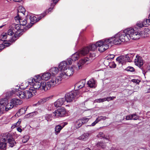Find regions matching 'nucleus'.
Masks as SVG:
<instances>
[{
    "label": "nucleus",
    "mask_w": 150,
    "mask_h": 150,
    "mask_svg": "<svg viewBox=\"0 0 150 150\" xmlns=\"http://www.w3.org/2000/svg\"><path fill=\"white\" fill-rule=\"evenodd\" d=\"M140 34L137 32H134V30L133 28H130L125 30L123 32L119 33L115 35L113 38L105 39L99 40V45H103L99 49L101 51H104L108 49L109 46L111 47L112 45H119L122 42H127L130 39L133 40H137L140 38Z\"/></svg>",
    "instance_id": "obj_1"
},
{
    "label": "nucleus",
    "mask_w": 150,
    "mask_h": 150,
    "mask_svg": "<svg viewBox=\"0 0 150 150\" xmlns=\"http://www.w3.org/2000/svg\"><path fill=\"white\" fill-rule=\"evenodd\" d=\"M16 144L14 139L11 134L6 133L0 137V149H4L6 146L12 147Z\"/></svg>",
    "instance_id": "obj_2"
},
{
    "label": "nucleus",
    "mask_w": 150,
    "mask_h": 150,
    "mask_svg": "<svg viewBox=\"0 0 150 150\" xmlns=\"http://www.w3.org/2000/svg\"><path fill=\"white\" fill-rule=\"evenodd\" d=\"M99 41L97 42L96 44H90L89 46L84 47L81 50L79 51V53H80L81 56H85L90 51H94L97 49V47H99L98 49V51L100 52H103V51H101L100 50V47L103 46V45L101 46V45H99L100 43H98Z\"/></svg>",
    "instance_id": "obj_3"
},
{
    "label": "nucleus",
    "mask_w": 150,
    "mask_h": 150,
    "mask_svg": "<svg viewBox=\"0 0 150 150\" xmlns=\"http://www.w3.org/2000/svg\"><path fill=\"white\" fill-rule=\"evenodd\" d=\"M62 80L61 77L59 76L57 78L55 76H53L51 78V80L47 82H46V86H45V89L46 91L50 89L52 87H53L56 84H59Z\"/></svg>",
    "instance_id": "obj_4"
},
{
    "label": "nucleus",
    "mask_w": 150,
    "mask_h": 150,
    "mask_svg": "<svg viewBox=\"0 0 150 150\" xmlns=\"http://www.w3.org/2000/svg\"><path fill=\"white\" fill-rule=\"evenodd\" d=\"M33 87L30 88L32 89L33 90H35L36 93L37 89H39L41 90H44L46 91L45 89V86H46V82L45 81L40 82H37L34 83L32 85Z\"/></svg>",
    "instance_id": "obj_5"
},
{
    "label": "nucleus",
    "mask_w": 150,
    "mask_h": 150,
    "mask_svg": "<svg viewBox=\"0 0 150 150\" xmlns=\"http://www.w3.org/2000/svg\"><path fill=\"white\" fill-rule=\"evenodd\" d=\"M75 68V67L74 66L71 67H67L64 71H63V72H62L60 74L59 76L62 79L66 78V76H70L72 75L74 73Z\"/></svg>",
    "instance_id": "obj_6"
},
{
    "label": "nucleus",
    "mask_w": 150,
    "mask_h": 150,
    "mask_svg": "<svg viewBox=\"0 0 150 150\" xmlns=\"http://www.w3.org/2000/svg\"><path fill=\"white\" fill-rule=\"evenodd\" d=\"M76 96L74 91H72L66 94L65 96V100L67 102H70L73 101Z\"/></svg>",
    "instance_id": "obj_7"
},
{
    "label": "nucleus",
    "mask_w": 150,
    "mask_h": 150,
    "mask_svg": "<svg viewBox=\"0 0 150 150\" xmlns=\"http://www.w3.org/2000/svg\"><path fill=\"white\" fill-rule=\"evenodd\" d=\"M14 38L12 37L11 39L8 40V41H4L2 43L0 44V50L4 49L6 47L9 46L12 43L15 42L16 39H14Z\"/></svg>",
    "instance_id": "obj_8"
},
{
    "label": "nucleus",
    "mask_w": 150,
    "mask_h": 150,
    "mask_svg": "<svg viewBox=\"0 0 150 150\" xmlns=\"http://www.w3.org/2000/svg\"><path fill=\"white\" fill-rule=\"evenodd\" d=\"M144 26L142 22L138 21L136 25H135L134 28V32H137L139 33L140 34V38L141 37H142V33H143V31H142L140 30V28ZM134 29V28H133Z\"/></svg>",
    "instance_id": "obj_9"
},
{
    "label": "nucleus",
    "mask_w": 150,
    "mask_h": 150,
    "mask_svg": "<svg viewBox=\"0 0 150 150\" xmlns=\"http://www.w3.org/2000/svg\"><path fill=\"white\" fill-rule=\"evenodd\" d=\"M8 102L7 99L4 98L0 100V113L2 114L5 110V106Z\"/></svg>",
    "instance_id": "obj_10"
},
{
    "label": "nucleus",
    "mask_w": 150,
    "mask_h": 150,
    "mask_svg": "<svg viewBox=\"0 0 150 150\" xmlns=\"http://www.w3.org/2000/svg\"><path fill=\"white\" fill-rule=\"evenodd\" d=\"M53 113L56 117H62L64 116L65 114L66 110L64 108H63L56 110L53 112Z\"/></svg>",
    "instance_id": "obj_11"
},
{
    "label": "nucleus",
    "mask_w": 150,
    "mask_h": 150,
    "mask_svg": "<svg viewBox=\"0 0 150 150\" xmlns=\"http://www.w3.org/2000/svg\"><path fill=\"white\" fill-rule=\"evenodd\" d=\"M36 91L35 90H33L30 88L29 90L25 91V98L28 99L31 98L33 96L35 95Z\"/></svg>",
    "instance_id": "obj_12"
},
{
    "label": "nucleus",
    "mask_w": 150,
    "mask_h": 150,
    "mask_svg": "<svg viewBox=\"0 0 150 150\" xmlns=\"http://www.w3.org/2000/svg\"><path fill=\"white\" fill-rule=\"evenodd\" d=\"M21 26L20 24H16L15 25L14 29H13L15 32V34L14 35V38H16V35H20L22 31V30L21 28Z\"/></svg>",
    "instance_id": "obj_13"
},
{
    "label": "nucleus",
    "mask_w": 150,
    "mask_h": 150,
    "mask_svg": "<svg viewBox=\"0 0 150 150\" xmlns=\"http://www.w3.org/2000/svg\"><path fill=\"white\" fill-rule=\"evenodd\" d=\"M134 63L135 65L139 67H141L143 64L142 58L137 55L134 59Z\"/></svg>",
    "instance_id": "obj_14"
},
{
    "label": "nucleus",
    "mask_w": 150,
    "mask_h": 150,
    "mask_svg": "<svg viewBox=\"0 0 150 150\" xmlns=\"http://www.w3.org/2000/svg\"><path fill=\"white\" fill-rule=\"evenodd\" d=\"M85 83V80L83 79L76 83L75 85V87L76 88L81 89L84 86Z\"/></svg>",
    "instance_id": "obj_15"
},
{
    "label": "nucleus",
    "mask_w": 150,
    "mask_h": 150,
    "mask_svg": "<svg viewBox=\"0 0 150 150\" xmlns=\"http://www.w3.org/2000/svg\"><path fill=\"white\" fill-rule=\"evenodd\" d=\"M66 101L64 98H60L58 99L54 103V106L56 107H58L63 104Z\"/></svg>",
    "instance_id": "obj_16"
},
{
    "label": "nucleus",
    "mask_w": 150,
    "mask_h": 150,
    "mask_svg": "<svg viewBox=\"0 0 150 150\" xmlns=\"http://www.w3.org/2000/svg\"><path fill=\"white\" fill-rule=\"evenodd\" d=\"M108 118L106 116H98L96 120L91 124V125H90V126H93L99 122L101 121L104 120Z\"/></svg>",
    "instance_id": "obj_17"
},
{
    "label": "nucleus",
    "mask_w": 150,
    "mask_h": 150,
    "mask_svg": "<svg viewBox=\"0 0 150 150\" xmlns=\"http://www.w3.org/2000/svg\"><path fill=\"white\" fill-rule=\"evenodd\" d=\"M58 67L62 72H63V71H64L67 67V62L65 61L61 62L59 64Z\"/></svg>",
    "instance_id": "obj_18"
},
{
    "label": "nucleus",
    "mask_w": 150,
    "mask_h": 150,
    "mask_svg": "<svg viewBox=\"0 0 150 150\" xmlns=\"http://www.w3.org/2000/svg\"><path fill=\"white\" fill-rule=\"evenodd\" d=\"M11 103H12L14 106L21 105L23 102L22 100L17 98H14L11 100Z\"/></svg>",
    "instance_id": "obj_19"
},
{
    "label": "nucleus",
    "mask_w": 150,
    "mask_h": 150,
    "mask_svg": "<svg viewBox=\"0 0 150 150\" xmlns=\"http://www.w3.org/2000/svg\"><path fill=\"white\" fill-rule=\"evenodd\" d=\"M15 19L18 20L21 25H25L27 23V21L25 19H21L20 18L18 14L15 18Z\"/></svg>",
    "instance_id": "obj_20"
},
{
    "label": "nucleus",
    "mask_w": 150,
    "mask_h": 150,
    "mask_svg": "<svg viewBox=\"0 0 150 150\" xmlns=\"http://www.w3.org/2000/svg\"><path fill=\"white\" fill-rule=\"evenodd\" d=\"M89 59L88 58H85L81 60L80 61L78 65V68H77L76 69L78 70L79 69H81L82 68V65L86 63L89 60Z\"/></svg>",
    "instance_id": "obj_21"
},
{
    "label": "nucleus",
    "mask_w": 150,
    "mask_h": 150,
    "mask_svg": "<svg viewBox=\"0 0 150 150\" xmlns=\"http://www.w3.org/2000/svg\"><path fill=\"white\" fill-rule=\"evenodd\" d=\"M116 60L122 65L125 64V62H127L125 56L122 55L117 57L116 59Z\"/></svg>",
    "instance_id": "obj_22"
},
{
    "label": "nucleus",
    "mask_w": 150,
    "mask_h": 150,
    "mask_svg": "<svg viewBox=\"0 0 150 150\" xmlns=\"http://www.w3.org/2000/svg\"><path fill=\"white\" fill-rule=\"evenodd\" d=\"M52 77L51 74L50 73L47 72L45 73L41 76V79L44 80H47L50 77Z\"/></svg>",
    "instance_id": "obj_23"
},
{
    "label": "nucleus",
    "mask_w": 150,
    "mask_h": 150,
    "mask_svg": "<svg viewBox=\"0 0 150 150\" xmlns=\"http://www.w3.org/2000/svg\"><path fill=\"white\" fill-rule=\"evenodd\" d=\"M30 18V23H31V25H27L26 26V27L27 28H30L32 26V25L31 24H33V23L35 21V18L33 16H30V15H28L26 17V18Z\"/></svg>",
    "instance_id": "obj_24"
},
{
    "label": "nucleus",
    "mask_w": 150,
    "mask_h": 150,
    "mask_svg": "<svg viewBox=\"0 0 150 150\" xmlns=\"http://www.w3.org/2000/svg\"><path fill=\"white\" fill-rule=\"evenodd\" d=\"M16 94L21 98H25V91H23L17 90V92L16 93Z\"/></svg>",
    "instance_id": "obj_25"
},
{
    "label": "nucleus",
    "mask_w": 150,
    "mask_h": 150,
    "mask_svg": "<svg viewBox=\"0 0 150 150\" xmlns=\"http://www.w3.org/2000/svg\"><path fill=\"white\" fill-rule=\"evenodd\" d=\"M59 69L57 67H53L51 68L50 70V73L52 76H55L59 72Z\"/></svg>",
    "instance_id": "obj_26"
},
{
    "label": "nucleus",
    "mask_w": 150,
    "mask_h": 150,
    "mask_svg": "<svg viewBox=\"0 0 150 150\" xmlns=\"http://www.w3.org/2000/svg\"><path fill=\"white\" fill-rule=\"evenodd\" d=\"M81 57V56L78 51V52H77L73 54L71 56V58L72 59V60L75 61L77 60L79 58Z\"/></svg>",
    "instance_id": "obj_27"
},
{
    "label": "nucleus",
    "mask_w": 150,
    "mask_h": 150,
    "mask_svg": "<svg viewBox=\"0 0 150 150\" xmlns=\"http://www.w3.org/2000/svg\"><path fill=\"white\" fill-rule=\"evenodd\" d=\"M134 55V53H129L125 56V57L127 62H130L131 61Z\"/></svg>",
    "instance_id": "obj_28"
},
{
    "label": "nucleus",
    "mask_w": 150,
    "mask_h": 150,
    "mask_svg": "<svg viewBox=\"0 0 150 150\" xmlns=\"http://www.w3.org/2000/svg\"><path fill=\"white\" fill-rule=\"evenodd\" d=\"M88 86L91 88H95V82L93 79H91L87 83Z\"/></svg>",
    "instance_id": "obj_29"
},
{
    "label": "nucleus",
    "mask_w": 150,
    "mask_h": 150,
    "mask_svg": "<svg viewBox=\"0 0 150 150\" xmlns=\"http://www.w3.org/2000/svg\"><path fill=\"white\" fill-rule=\"evenodd\" d=\"M27 109V108H21L18 110L16 115H17L18 116H20L24 114Z\"/></svg>",
    "instance_id": "obj_30"
},
{
    "label": "nucleus",
    "mask_w": 150,
    "mask_h": 150,
    "mask_svg": "<svg viewBox=\"0 0 150 150\" xmlns=\"http://www.w3.org/2000/svg\"><path fill=\"white\" fill-rule=\"evenodd\" d=\"M14 106L13 104L11 103V102L10 101V103H8V102L5 105V110L7 111L13 108Z\"/></svg>",
    "instance_id": "obj_31"
},
{
    "label": "nucleus",
    "mask_w": 150,
    "mask_h": 150,
    "mask_svg": "<svg viewBox=\"0 0 150 150\" xmlns=\"http://www.w3.org/2000/svg\"><path fill=\"white\" fill-rule=\"evenodd\" d=\"M17 89H14L10 91H8L6 92V97L7 98H9L12 96L13 94H16V93L17 92Z\"/></svg>",
    "instance_id": "obj_32"
},
{
    "label": "nucleus",
    "mask_w": 150,
    "mask_h": 150,
    "mask_svg": "<svg viewBox=\"0 0 150 150\" xmlns=\"http://www.w3.org/2000/svg\"><path fill=\"white\" fill-rule=\"evenodd\" d=\"M89 134L88 133H86L84 134L79 137V139L85 141L88 139Z\"/></svg>",
    "instance_id": "obj_33"
},
{
    "label": "nucleus",
    "mask_w": 150,
    "mask_h": 150,
    "mask_svg": "<svg viewBox=\"0 0 150 150\" xmlns=\"http://www.w3.org/2000/svg\"><path fill=\"white\" fill-rule=\"evenodd\" d=\"M7 33H4L0 35V40L2 41H6L5 40L8 38Z\"/></svg>",
    "instance_id": "obj_34"
},
{
    "label": "nucleus",
    "mask_w": 150,
    "mask_h": 150,
    "mask_svg": "<svg viewBox=\"0 0 150 150\" xmlns=\"http://www.w3.org/2000/svg\"><path fill=\"white\" fill-rule=\"evenodd\" d=\"M63 127H62L61 125H58L56 126L55 127V134H58L59 133L61 130L62 129Z\"/></svg>",
    "instance_id": "obj_35"
},
{
    "label": "nucleus",
    "mask_w": 150,
    "mask_h": 150,
    "mask_svg": "<svg viewBox=\"0 0 150 150\" xmlns=\"http://www.w3.org/2000/svg\"><path fill=\"white\" fill-rule=\"evenodd\" d=\"M142 23L144 26L146 27L150 25V20L147 18H146L144 19Z\"/></svg>",
    "instance_id": "obj_36"
},
{
    "label": "nucleus",
    "mask_w": 150,
    "mask_h": 150,
    "mask_svg": "<svg viewBox=\"0 0 150 150\" xmlns=\"http://www.w3.org/2000/svg\"><path fill=\"white\" fill-rule=\"evenodd\" d=\"M82 120L79 119L76 121L75 122V125L77 128H78L81 127L83 124Z\"/></svg>",
    "instance_id": "obj_37"
},
{
    "label": "nucleus",
    "mask_w": 150,
    "mask_h": 150,
    "mask_svg": "<svg viewBox=\"0 0 150 150\" xmlns=\"http://www.w3.org/2000/svg\"><path fill=\"white\" fill-rule=\"evenodd\" d=\"M15 32H14L13 28H11L9 29L7 33V34L8 37H9L13 35Z\"/></svg>",
    "instance_id": "obj_38"
},
{
    "label": "nucleus",
    "mask_w": 150,
    "mask_h": 150,
    "mask_svg": "<svg viewBox=\"0 0 150 150\" xmlns=\"http://www.w3.org/2000/svg\"><path fill=\"white\" fill-rule=\"evenodd\" d=\"M99 137H102V138L108 140V137L105 136L102 132H100L98 134Z\"/></svg>",
    "instance_id": "obj_39"
},
{
    "label": "nucleus",
    "mask_w": 150,
    "mask_h": 150,
    "mask_svg": "<svg viewBox=\"0 0 150 150\" xmlns=\"http://www.w3.org/2000/svg\"><path fill=\"white\" fill-rule=\"evenodd\" d=\"M29 137L28 135H26L22 139L23 142L24 143H26L29 140Z\"/></svg>",
    "instance_id": "obj_40"
},
{
    "label": "nucleus",
    "mask_w": 150,
    "mask_h": 150,
    "mask_svg": "<svg viewBox=\"0 0 150 150\" xmlns=\"http://www.w3.org/2000/svg\"><path fill=\"white\" fill-rule=\"evenodd\" d=\"M25 10V8L22 6H20L18 10V12H21L23 14H24Z\"/></svg>",
    "instance_id": "obj_41"
},
{
    "label": "nucleus",
    "mask_w": 150,
    "mask_h": 150,
    "mask_svg": "<svg viewBox=\"0 0 150 150\" xmlns=\"http://www.w3.org/2000/svg\"><path fill=\"white\" fill-rule=\"evenodd\" d=\"M48 98H43L39 101L38 103L40 104H43L45 103L48 100Z\"/></svg>",
    "instance_id": "obj_42"
},
{
    "label": "nucleus",
    "mask_w": 150,
    "mask_h": 150,
    "mask_svg": "<svg viewBox=\"0 0 150 150\" xmlns=\"http://www.w3.org/2000/svg\"><path fill=\"white\" fill-rule=\"evenodd\" d=\"M97 146L98 148H104L105 147V143L103 142L98 143L97 144Z\"/></svg>",
    "instance_id": "obj_43"
},
{
    "label": "nucleus",
    "mask_w": 150,
    "mask_h": 150,
    "mask_svg": "<svg viewBox=\"0 0 150 150\" xmlns=\"http://www.w3.org/2000/svg\"><path fill=\"white\" fill-rule=\"evenodd\" d=\"M34 79L35 82H39L41 79V76L39 75L36 76Z\"/></svg>",
    "instance_id": "obj_44"
},
{
    "label": "nucleus",
    "mask_w": 150,
    "mask_h": 150,
    "mask_svg": "<svg viewBox=\"0 0 150 150\" xmlns=\"http://www.w3.org/2000/svg\"><path fill=\"white\" fill-rule=\"evenodd\" d=\"M80 120H82L81 122H82L83 124L87 122L89 120V119L87 117H84L82 118Z\"/></svg>",
    "instance_id": "obj_45"
},
{
    "label": "nucleus",
    "mask_w": 150,
    "mask_h": 150,
    "mask_svg": "<svg viewBox=\"0 0 150 150\" xmlns=\"http://www.w3.org/2000/svg\"><path fill=\"white\" fill-rule=\"evenodd\" d=\"M105 99L104 98H99L96 99L94 100L95 103H100L103 102L105 101Z\"/></svg>",
    "instance_id": "obj_46"
},
{
    "label": "nucleus",
    "mask_w": 150,
    "mask_h": 150,
    "mask_svg": "<svg viewBox=\"0 0 150 150\" xmlns=\"http://www.w3.org/2000/svg\"><path fill=\"white\" fill-rule=\"evenodd\" d=\"M74 61L72 60V59H71V58H69L67 60V61L66 62H67V65H71L72 64V62Z\"/></svg>",
    "instance_id": "obj_47"
},
{
    "label": "nucleus",
    "mask_w": 150,
    "mask_h": 150,
    "mask_svg": "<svg viewBox=\"0 0 150 150\" xmlns=\"http://www.w3.org/2000/svg\"><path fill=\"white\" fill-rule=\"evenodd\" d=\"M45 119L47 121L49 120H51V119L52 118V115H46L45 116Z\"/></svg>",
    "instance_id": "obj_48"
},
{
    "label": "nucleus",
    "mask_w": 150,
    "mask_h": 150,
    "mask_svg": "<svg viewBox=\"0 0 150 150\" xmlns=\"http://www.w3.org/2000/svg\"><path fill=\"white\" fill-rule=\"evenodd\" d=\"M132 120H137L139 119V116L136 115V114H132Z\"/></svg>",
    "instance_id": "obj_49"
},
{
    "label": "nucleus",
    "mask_w": 150,
    "mask_h": 150,
    "mask_svg": "<svg viewBox=\"0 0 150 150\" xmlns=\"http://www.w3.org/2000/svg\"><path fill=\"white\" fill-rule=\"evenodd\" d=\"M126 70L127 71H130L131 72H133L134 71V68L131 67H127Z\"/></svg>",
    "instance_id": "obj_50"
},
{
    "label": "nucleus",
    "mask_w": 150,
    "mask_h": 150,
    "mask_svg": "<svg viewBox=\"0 0 150 150\" xmlns=\"http://www.w3.org/2000/svg\"><path fill=\"white\" fill-rule=\"evenodd\" d=\"M34 79L33 78H30L29 80V82L30 83V84L32 86L34 83L35 81H34Z\"/></svg>",
    "instance_id": "obj_51"
},
{
    "label": "nucleus",
    "mask_w": 150,
    "mask_h": 150,
    "mask_svg": "<svg viewBox=\"0 0 150 150\" xmlns=\"http://www.w3.org/2000/svg\"><path fill=\"white\" fill-rule=\"evenodd\" d=\"M126 120H132V114L128 115L126 116Z\"/></svg>",
    "instance_id": "obj_52"
},
{
    "label": "nucleus",
    "mask_w": 150,
    "mask_h": 150,
    "mask_svg": "<svg viewBox=\"0 0 150 150\" xmlns=\"http://www.w3.org/2000/svg\"><path fill=\"white\" fill-rule=\"evenodd\" d=\"M96 55L94 53H90L89 55V57L91 58V59H94Z\"/></svg>",
    "instance_id": "obj_53"
},
{
    "label": "nucleus",
    "mask_w": 150,
    "mask_h": 150,
    "mask_svg": "<svg viewBox=\"0 0 150 150\" xmlns=\"http://www.w3.org/2000/svg\"><path fill=\"white\" fill-rule=\"evenodd\" d=\"M110 66L111 68H115L116 67V64L113 62L111 63L110 64Z\"/></svg>",
    "instance_id": "obj_54"
},
{
    "label": "nucleus",
    "mask_w": 150,
    "mask_h": 150,
    "mask_svg": "<svg viewBox=\"0 0 150 150\" xmlns=\"http://www.w3.org/2000/svg\"><path fill=\"white\" fill-rule=\"evenodd\" d=\"M45 14H42L39 17L36 19V21H39L40 19L44 17L45 16Z\"/></svg>",
    "instance_id": "obj_55"
},
{
    "label": "nucleus",
    "mask_w": 150,
    "mask_h": 150,
    "mask_svg": "<svg viewBox=\"0 0 150 150\" xmlns=\"http://www.w3.org/2000/svg\"><path fill=\"white\" fill-rule=\"evenodd\" d=\"M131 81L132 82H133L134 83H138L140 82V81L138 80V79H133L131 80Z\"/></svg>",
    "instance_id": "obj_56"
},
{
    "label": "nucleus",
    "mask_w": 150,
    "mask_h": 150,
    "mask_svg": "<svg viewBox=\"0 0 150 150\" xmlns=\"http://www.w3.org/2000/svg\"><path fill=\"white\" fill-rule=\"evenodd\" d=\"M21 119H19V120H18V121L15 124V126L16 127L19 126L21 123Z\"/></svg>",
    "instance_id": "obj_57"
},
{
    "label": "nucleus",
    "mask_w": 150,
    "mask_h": 150,
    "mask_svg": "<svg viewBox=\"0 0 150 150\" xmlns=\"http://www.w3.org/2000/svg\"><path fill=\"white\" fill-rule=\"evenodd\" d=\"M38 112H34L31 113H30L29 114L30 116V117L33 116V115H36Z\"/></svg>",
    "instance_id": "obj_58"
},
{
    "label": "nucleus",
    "mask_w": 150,
    "mask_h": 150,
    "mask_svg": "<svg viewBox=\"0 0 150 150\" xmlns=\"http://www.w3.org/2000/svg\"><path fill=\"white\" fill-rule=\"evenodd\" d=\"M110 97H108L107 98H104L105 99V101H109L111 100H110Z\"/></svg>",
    "instance_id": "obj_59"
},
{
    "label": "nucleus",
    "mask_w": 150,
    "mask_h": 150,
    "mask_svg": "<svg viewBox=\"0 0 150 150\" xmlns=\"http://www.w3.org/2000/svg\"><path fill=\"white\" fill-rule=\"evenodd\" d=\"M109 56L110 58L111 59H113L114 58L115 56L113 54H110L109 55Z\"/></svg>",
    "instance_id": "obj_60"
},
{
    "label": "nucleus",
    "mask_w": 150,
    "mask_h": 150,
    "mask_svg": "<svg viewBox=\"0 0 150 150\" xmlns=\"http://www.w3.org/2000/svg\"><path fill=\"white\" fill-rule=\"evenodd\" d=\"M17 130L18 132H21L22 131V129L21 128H20V127H18L17 128Z\"/></svg>",
    "instance_id": "obj_61"
},
{
    "label": "nucleus",
    "mask_w": 150,
    "mask_h": 150,
    "mask_svg": "<svg viewBox=\"0 0 150 150\" xmlns=\"http://www.w3.org/2000/svg\"><path fill=\"white\" fill-rule=\"evenodd\" d=\"M147 68L148 70L150 71V62L149 63Z\"/></svg>",
    "instance_id": "obj_62"
},
{
    "label": "nucleus",
    "mask_w": 150,
    "mask_h": 150,
    "mask_svg": "<svg viewBox=\"0 0 150 150\" xmlns=\"http://www.w3.org/2000/svg\"><path fill=\"white\" fill-rule=\"evenodd\" d=\"M110 100H113L114 98H116V97H115V96H112V97H110Z\"/></svg>",
    "instance_id": "obj_63"
},
{
    "label": "nucleus",
    "mask_w": 150,
    "mask_h": 150,
    "mask_svg": "<svg viewBox=\"0 0 150 150\" xmlns=\"http://www.w3.org/2000/svg\"><path fill=\"white\" fill-rule=\"evenodd\" d=\"M84 150H91L89 148H86Z\"/></svg>",
    "instance_id": "obj_64"
}]
</instances>
